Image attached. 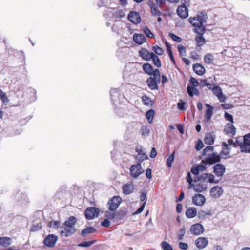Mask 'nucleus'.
I'll use <instances>...</instances> for the list:
<instances>
[{
	"mask_svg": "<svg viewBox=\"0 0 250 250\" xmlns=\"http://www.w3.org/2000/svg\"><path fill=\"white\" fill-rule=\"evenodd\" d=\"M141 99L143 101V104L145 105L150 107L152 106L154 104V101L146 95L142 96Z\"/></svg>",
	"mask_w": 250,
	"mask_h": 250,
	"instance_id": "31",
	"label": "nucleus"
},
{
	"mask_svg": "<svg viewBox=\"0 0 250 250\" xmlns=\"http://www.w3.org/2000/svg\"><path fill=\"white\" fill-rule=\"evenodd\" d=\"M154 114L155 111L153 109H149L146 112V117L149 123H152Z\"/></svg>",
	"mask_w": 250,
	"mask_h": 250,
	"instance_id": "36",
	"label": "nucleus"
},
{
	"mask_svg": "<svg viewBox=\"0 0 250 250\" xmlns=\"http://www.w3.org/2000/svg\"><path fill=\"white\" fill-rule=\"evenodd\" d=\"M58 240V237L54 234H49L43 241L44 245L49 248L54 247Z\"/></svg>",
	"mask_w": 250,
	"mask_h": 250,
	"instance_id": "11",
	"label": "nucleus"
},
{
	"mask_svg": "<svg viewBox=\"0 0 250 250\" xmlns=\"http://www.w3.org/2000/svg\"><path fill=\"white\" fill-rule=\"evenodd\" d=\"M205 231L204 226L199 223H197L191 225L190 228V232L193 235L198 236L202 234Z\"/></svg>",
	"mask_w": 250,
	"mask_h": 250,
	"instance_id": "10",
	"label": "nucleus"
},
{
	"mask_svg": "<svg viewBox=\"0 0 250 250\" xmlns=\"http://www.w3.org/2000/svg\"><path fill=\"white\" fill-rule=\"evenodd\" d=\"M206 16L202 12L198 13L196 16L190 17L188 21L192 26L195 27L194 32L200 31H206L204 23L206 22Z\"/></svg>",
	"mask_w": 250,
	"mask_h": 250,
	"instance_id": "1",
	"label": "nucleus"
},
{
	"mask_svg": "<svg viewBox=\"0 0 250 250\" xmlns=\"http://www.w3.org/2000/svg\"><path fill=\"white\" fill-rule=\"evenodd\" d=\"M214 57L210 53L206 54L204 56V61L207 64H211L213 62Z\"/></svg>",
	"mask_w": 250,
	"mask_h": 250,
	"instance_id": "37",
	"label": "nucleus"
},
{
	"mask_svg": "<svg viewBox=\"0 0 250 250\" xmlns=\"http://www.w3.org/2000/svg\"><path fill=\"white\" fill-rule=\"evenodd\" d=\"M146 204V201H145L142 205L133 214L136 215L140 213L144 210Z\"/></svg>",
	"mask_w": 250,
	"mask_h": 250,
	"instance_id": "62",
	"label": "nucleus"
},
{
	"mask_svg": "<svg viewBox=\"0 0 250 250\" xmlns=\"http://www.w3.org/2000/svg\"><path fill=\"white\" fill-rule=\"evenodd\" d=\"M169 36L173 41L177 42H180L182 41V39L180 37L175 35L172 33H169Z\"/></svg>",
	"mask_w": 250,
	"mask_h": 250,
	"instance_id": "54",
	"label": "nucleus"
},
{
	"mask_svg": "<svg viewBox=\"0 0 250 250\" xmlns=\"http://www.w3.org/2000/svg\"><path fill=\"white\" fill-rule=\"evenodd\" d=\"M193 70L194 72L198 75H203L206 71L204 67L200 63H195L193 65Z\"/></svg>",
	"mask_w": 250,
	"mask_h": 250,
	"instance_id": "26",
	"label": "nucleus"
},
{
	"mask_svg": "<svg viewBox=\"0 0 250 250\" xmlns=\"http://www.w3.org/2000/svg\"><path fill=\"white\" fill-rule=\"evenodd\" d=\"M190 83L194 87H197L199 85V83L196 80V79L192 77H191L189 80Z\"/></svg>",
	"mask_w": 250,
	"mask_h": 250,
	"instance_id": "57",
	"label": "nucleus"
},
{
	"mask_svg": "<svg viewBox=\"0 0 250 250\" xmlns=\"http://www.w3.org/2000/svg\"><path fill=\"white\" fill-rule=\"evenodd\" d=\"M190 58L193 60H199L200 56L195 52H192L190 54Z\"/></svg>",
	"mask_w": 250,
	"mask_h": 250,
	"instance_id": "55",
	"label": "nucleus"
},
{
	"mask_svg": "<svg viewBox=\"0 0 250 250\" xmlns=\"http://www.w3.org/2000/svg\"><path fill=\"white\" fill-rule=\"evenodd\" d=\"M213 93V94L217 97L218 99L221 102H223L225 101L226 98L223 95L222 89L221 87L218 85L213 86L211 89Z\"/></svg>",
	"mask_w": 250,
	"mask_h": 250,
	"instance_id": "18",
	"label": "nucleus"
},
{
	"mask_svg": "<svg viewBox=\"0 0 250 250\" xmlns=\"http://www.w3.org/2000/svg\"><path fill=\"white\" fill-rule=\"evenodd\" d=\"M49 226L53 228H58L60 225V222L57 221H52L48 223Z\"/></svg>",
	"mask_w": 250,
	"mask_h": 250,
	"instance_id": "59",
	"label": "nucleus"
},
{
	"mask_svg": "<svg viewBox=\"0 0 250 250\" xmlns=\"http://www.w3.org/2000/svg\"><path fill=\"white\" fill-rule=\"evenodd\" d=\"M177 48H178V51L180 53V55L181 56H182V55L185 56L186 55V48L185 46H184L183 45H182L181 44H179L178 45Z\"/></svg>",
	"mask_w": 250,
	"mask_h": 250,
	"instance_id": "48",
	"label": "nucleus"
},
{
	"mask_svg": "<svg viewBox=\"0 0 250 250\" xmlns=\"http://www.w3.org/2000/svg\"><path fill=\"white\" fill-rule=\"evenodd\" d=\"M206 31H200L195 32L197 33V35L195 37V41L196 42V48L198 51L201 50V47L205 45L206 43V40L204 37V34Z\"/></svg>",
	"mask_w": 250,
	"mask_h": 250,
	"instance_id": "4",
	"label": "nucleus"
},
{
	"mask_svg": "<svg viewBox=\"0 0 250 250\" xmlns=\"http://www.w3.org/2000/svg\"><path fill=\"white\" fill-rule=\"evenodd\" d=\"M96 240H92L89 241H86L81 243H80L78 245V247H88L91 246L92 244L95 243Z\"/></svg>",
	"mask_w": 250,
	"mask_h": 250,
	"instance_id": "44",
	"label": "nucleus"
},
{
	"mask_svg": "<svg viewBox=\"0 0 250 250\" xmlns=\"http://www.w3.org/2000/svg\"><path fill=\"white\" fill-rule=\"evenodd\" d=\"M221 155L217 154V153H212L208 154V157L205 160H202L203 164H208L209 165H213L216 163L219 162L221 160Z\"/></svg>",
	"mask_w": 250,
	"mask_h": 250,
	"instance_id": "8",
	"label": "nucleus"
},
{
	"mask_svg": "<svg viewBox=\"0 0 250 250\" xmlns=\"http://www.w3.org/2000/svg\"><path fill=\"white\" fill-rule=\"evenodd\" d=\"M161 81V75L158 69H155L154 75L150 76L146 81L148 87L151 90H158V84Z\"/></svg>",
	"mask_w": 250,
	"mask_h": 250,
	"instance_id": "3",
	"label": "nucleus"
},
{
	"mask_svg": "<svg viewBox=\"0 0 250 250\" xmlns=\"http://www.w3.org/2000/svg\"><path fill=\"white\" fill-rule=\"evenodd\" d=\"M174 151L167 158V165L168 167H171L172 163L173 162L174 159Z\"/></svg>",
	"mask_w": 250,
	"mask_h": 250,
	"instance_id": "45",
	"label": "nucleus"
},
{
	"mask_svg": "<svg viewBox=\"0 0 250 250\" xmlns=\"http://www.w3.org/2000/svg\"><path fill=\"white\" fill-rule=\"evenodd\" d=\"M202 181L203 182H209L210 183H216L214 180V176L213 174L205 173L201 175L199 177H196L194 180L195 183Z\"/></svg>",
	"mask_w": 250,
	"mask_h": 250,
	"instance_id": "7",
	"label": "nucleus"
},
{
	"mask_svg": "<svg viewBox=\"0 0 250 250\" xmlns=\"http://www.w3.org/2000/svg\"><path fill=\"white\" fill-rule=\"evenodd\" d=\"M227 145H228V146H230L232 145L234 147H238V145H237L236 143V140L235 141V142H234L232 139L228 140Z\"/></svg>",
	"mask_w": 250,
	"mask_h": 250,
	"instance_id": "60",
	"label": "nucleus"
},
{
	"mask_svg": "<svg viewBox=\"0 0 250 250\" xmlns=\"http://www.w3.org/2000/svg\"><path fill=\"white\" fill-rule=\"evenodd\" d=\"M11 243V239L10 238L4 237L0 238V245L4 247L8 246Z\"/></svg>",
	"mask_w": 250,
	"mask_h": 250,
	"instance_id": "35",
	"label": "nucleus"
},
{
	"mask_svg": "<svg viewBox=\"0 0 250 250\" xmlns=\"http://www.w3.org/2000/svg\"><path fill=\"white\" fill-rule=\"evenodd\" d=\"M224 117L227 121H230L231 124L233 123V118L232 115L227 112H225Z\"/></svg>",
	"mask_w": 250,
	"mask_h": 250,
	"instance_id": "56",
	"label": "nucleus"
},
{
	"mask_svg": "<svg viewBox=\"0 0 250 250\" xmlns=\"http://www.w3.org/2000/svg\"><path fill=\"white\" fill-rule=\"evenodd\" d=\"M185 215L188 218H193L197 215V210L194 208L190 207L186 210Z\"/></svg>",
	"mask_w": 250,
	"mask_h": 250,
	"instance_id": "30",
	"label": "nucleus"
},
{
	"mask_svg": "<svg viewBox=\"0 0 250 250\" xmlns=\"http://www.w3.org/2000/svg\"><path fill=\"white\" fill-rule=\"evenodd\" d=\"M150 10L151 13L152 15L155 16H160L162 15V13L157 7L152 8L151 7V9Z\"/></svg>",
	"mask_w": 250,
	"mask_h": 250,
	"instance_id": "46",
	"label": "nucleus"
},
{
	"mask_svg": "<svg viewBox=\"0 0 250 250\" xmlns=\"http://www.w3.org/2000/svg\"><path fill=\"white\" fill-rule=\"evenodd\" d=\"M152 48L155 54L162 55L164 53L163 49L158 45L153 46Z\"/></svg>",
	"mask_w": 250,
	"mask_h": 250,
	"instance_id": "42",
	"label": "nucleus"
},
{
	"mask_svg": "<svg viewBox=\"0 0 250 250\" xmlns=\"http://www.w3.org/2000/svg\"><path fill=\"white\" fill-rule=\"evenodd\" d=\"M122 202V199L119 196H114L110 199L107 203L108 208L110 211H115Z\"/></svg>",
	"mask_w": 250,
	"mask_h": 250,
	"instance_id": "5",
	"label": "nucleus"
},
{
	"mask_svg": "<svg viewBox=\"0 0 250 250\" xmlns=\"http://www.w3.org/2000/svg\"><path fill=\"white\" fill-rule=\"evenodd\" d=\"M187 91L188 94V95L190 97H192L194 95V94L195 95H197L198 94V90L194 87L193 86H188L187 87Z\"/></svg>",
	"mask_w": 250,
	"mask_h": 250,
	"instance_id": "39",
	"label": "nucleus"
},
{
	"mask_svg": "<svg viewBox=\"0 0 250 250\" xmlns=\"http://www.w3.org/2000/svg\"><path fill=\"white\" fill-rule=\"evenodd\" d=\"M129 21L133 24H137L140 23L141 19L139 13L135 11H131L128 15Z\"/></svg>",
	"mask_w": 250,
	"mask_h": 250,
	"instance_id": "16",
	"label": "nucleus"
},
{
	"mask_svg": "<svg viewBox=\"0 0 250 250\" xmlns=\"http://www.w3.org/2000/svg\"><path fill=\"white\" fill-rule=\"evenodd\" d=\"M207 185L202 183V181H199L198 182L195 183L192 186V188L194 190L197 192H203L207 189Z\"/></svg>",
	"mask_w": 250,
	"mask_h": 250,
	"instance_id": "20",
	"label": "nucleus"
},
{
	"mask_svg": "<svg viewBox=\"0 0 250 250\" xmlns=\"http://www.w3.org/2000/svg\"><path fill=\"white\" fill-rule=\"evenodd\" d=\"M139 56L146 61H150L153 53L149 52L147 49L144 48H141L139 51Z\"/></svg>",
	"mask_w": 250,
	"mask_h": 250,
	"instance_id": "23",
	"label": "nucleus"
},
{
	"mask_svg": "<svg viewBox=\"0 0 250 250\" xmlns=\"http://www.w3.org/2000/svg\"><path fill=\"white\" fill-rule=\"evenodd\" d=\"M0 99L4 104H6L9 102L7 95L1 89H0Z\"/></svg>",
	"mask_w": 250,
	"mask_h": 250,
	"instance_id": "43",
	"label": "nucleus"
},
{
	"mask_svg": "<svg viewBox=\"0 0 250 250\" xmlns=\"http://www.w3.org/2000/svg\"><path fill=\"white\" fill-rule=\"evenodd\" d=\"M161 245L164 250H173L172 246L167 242H162Z\"/></svg>",
	"mask_w": 250,
	"mask_h": 250,
	"instance_id": "52",
	"label": "nucleus"
},
{
	"mask_svg": "<svg viewBox=\"0 0 250 250\" xmlns=\"http://www.w3.org/2000/svg\"><path fill=\"white\" fill-rule=\"evenodd\" d=\"M143 31L144 34L148 38H154V35L153 33L150 31V30L148 28V27H145L143 28Z\"/></svg>",
	"mask_w": 250,
	"mask_h": 250,
	"instance_id": "41",
	"label": "nucleus"
},
{
	"mask_svg": "<svg viewBox=\"0 0 250 250\" xmlns=\"http://www.w3.org/2000/svg\"><path fill=\"white\" fill-rule=\"evenodd\" d=\"M224 132L232 137L236 133V128L231 123H228L225 126Z\"/></svg>",
	"mask_w": 250,
	"mask_h": 250,
	"instance_id": "25",
	"label": "nucleus"
},
{
	"mask_svg": "<svg viewBox=\"0 0 250 250\" xmlns=\"http://www.w3.org/2000/svg\"><path fill=\"white\" fill-rule=\"evenodd\" d=\"M195 243L198 248L204 249L208 245V241L206 237H200L196 239Z\"/></svg>",
	"mask_w": 250,
	"mask_h": 250,
	"instance_id": "22",
	"label": "nucleus"
},
{
	"mask_svg": "<svg viewBox=\"0 0 250 250\" xmlns=\"http://www.w3.org/2000/svg\"><path fill=\"white\" fill-rule=\"evenodd\" d=\"M152 55L151 59L152 60L154 64L157 67H161V63L158 57L154 53Z\"/></svg>",
	"mask_w": 250,
	"mask_h": 250,
	"instance_id": "38",
	"label": "nucleus"
},
{
	"mask_svg": "<svg viewBox=\"0 0 250 250\" xmlns=\"http://www.w3.org/2000/svg\"><path fill=\"white\" fill-rule=\"evenodd\" d=\"M226 168L225 166L221 164H216L213 167V172L218 177H221L225 172Z\"/></svg>",
	"mask_w": 250,
	"mask_h": 250,
	"instance_id": "21",
	"label": "nucleus"
},
{
	"mask_svg": "<svg viewBox=\"0 0 250 250\" xmlns=\"http://www.w3.org/2000/svg\"><path fill=\"white\" fill-rule=\"evenodd\" d=\"M76 218L74 216H71L67 220L65 221L64 226L68 227H74V225L76 224Z\"/></svg>",
	"mask_w": 250,
	"mask_h": 250,
	"instance_id": "32",
	"label": "nucleus"
},
{
	"mask_svg": "<svg viewBox=\"0 0 250 250\" xmlns=\"http://www.w3.org/2000/svg\"><path fill=\"white\" fill-rule=\"evenodd\" d=\"M215 138L210 133L206 135L204 138V143L207 145H211L214 144Z\"/></svg>",
	"mask_w": 250,
	"mask_h": 250,
	"instance_id": "34",
	"label": "nucleus"
},
{
	"mask_svg": "<svg viewBox=\"0 0 250 250\" xmlns=\"http://www.w3.org/2000/svg\"><path fill=\"white\" fill-rule=\"evenodd\" d=\"M133 38L134 41L139 45L144 43L146 41V38L142 34H134Z\"/></svg>",
	"mask_w": 250,
	"mask_h": 250,
	"instance_id": "28",
	"label": "nucleus"
},
{
	"mask_svg": "<svg viewBox=\"0 0 250 250\" xmlns=\"http://www.w3.org/2000/svg\"><path fill=\"white\" fill-rule=\"evenodd\" d=\"M205 201V196L201 194H196L192 198V203L198 206H203Z\"/></svg>",
	"mask_w": 250,
	"mask_h": 250,
	"instance_id": "14",
	"label": "nucleus"
},
{
	"mask_svg": "<svg viewBox=\"0 0 250 250\" xmlns=\"http://www.w3.org/2000/svg\"><path fill=\"white\" fill-rule=\"evenodd\" d=\"M178 16L181 19H186L188 17V8L184 5L178 6L176 10Z\"/></svg>",
	"mask_w": 250,
	"mask_h": 250,
	"instance_id": "15",
	"label": "nucleus"
},
{
	"mask_svg": "<svg viewBox=\"0 0 250 250\" xmlns=\"http://www.w3.org/2000/svg\"><path fill=\"white\" fill-rule=\"evenodd\" d=\"M186 104L185 102H183L181 100H180V102L177 104V107L179 109L183 111H185L186 110V107L185 106Z\"/></svg>",
	"mask_w": 250,
	"mask_h": 250,
	"instance_id": "51",
	"label": "nucleus"
},
{
	"mask_svg": "<svg viewBox=\"0 0 250 250\" xmlns=\"http://www.w3.org/2000/svg\"><path fill=\"white\" fill-rule=\"evenodd\" d=\"M142 69L145 73L149 75H154L155 70L152 65L149 63H145L142 66Z\"/></svg>",
	"mask_w": 250,
	"mask_h": 250,
	"instance_id": "27",
	"label": "nucleus"
},
{
	"mask_svg": "<svg viewBox=\"0 0 250 250\" xmlns=\"http://www.w3.org/2000/svg\"><path fill=\"white\" fill-rule=\"evenodd\" d=\"M110 225V222L108 219H105L101 222V226L105 227H109Z\"/></svg>",
	"mask_w": 250,
	"mask_h": 250,
	"instance_id": "64",
	"label": "nucleus"
},
{
	"mask_svg": "<svg viewBox=\"0 0 250 250\" xmlns=\"http://www.w3.org/2000/svg\"><path fill=\"white\" fill-rule=\"evenodd\" d=\"M186 180H187V182H188V183L189 184L188 188H192V186L193 185V179L191 177L190 173L189 172H188V175L186 177Z\"/></svg>",
	"mask_w": 250,
	"mask_h": 250,
	"instance_id": "50",
	"label": "nucleus"
},
{
	"mask_svg": "<svg viewBox=\"0 0 250 250\" xmlns=\"http://www.w3.org/2000/svg\"><path fill=\"white\" fill-rule=\"evenodd\" d=\"M190 171L194 175H198L200 172L199 169H198L196 166H192Z\"/></svg>",
	"mask_w": 250,
	"mask_h": 250,
	"instance_id": "58",
	"label": "nucleus"
},
{
	"mask_svg": "<svg viewBox=\"0 0 250 250\" xmlns=\"http://www.w3.org/2000/svg\"><path fill=\"white\" fill-rule=\"evenodd\" d=\"M96 231V229L93 227H88L81 232V235L82 236H85L87 234L94 233Z\"/></svg>",
	"mask_w": 250,
	"mask_h": 250,
	"instance_id": "33",
	"label": "nucleus"
},
{
	"mask_svg": "<svg viewBox=\"0 0 250 250\" xmlns=\"http://www.w3.org/2000/svg\"><path fill=\"white\" fill-rule=\"evenodd\" d=\"M136 152L137 153V155L135 157V159L137 160L138 163H141L148 158L142 146L136 147Z\"/></svg>",
	"mask_w": 250,
	"mask_h": 250,
	"instance_id": "12",
	"label": "nucleus"
},
{
	"mask_svg": "<svg viewBox=\"0 0 250 250\" xmlns=\"http://www.w3.org/2000/svg\"><path fill=\"white\" fill-rule=\"evenodd\" d=\"M223 191L221 187L215 186L210 190V196L213 198H218L222 195Z\"/></svg>",
	"mask_w": 250,
	"mask_h": 250,
	"instance_id": "13",
	"label": "nucleus"
},
{
	"mask_svg": "<svg viewBox=\"0 0 250 250\" xmlns=\"http://www.w3.org/2000/svg\"><path fill=\"white\" fill-rule=\"evenodd\" d=\"M205 106L207 107V109L205 112V119L208 121L211 118L213 114V107L208 104H206Z\"/></svg>",
	"mask_w": 250,
	"mask_h": 250,
	"instance_id": "29",
	"label": "nucleus"
},
{
	"mask_svg": "<svg viewBox=\"0 0 250 250\" xmlns=\"http://www.w3.org/2000/svg\"><path fill=\"white\" fill-rule=\"evenodd\" d=\"M105 216L110 219H113L115 218L116 216V214L115 211L110 212L109 211H107L105 212Z\"/></svg>",
	"mask_w": 250,
	"mask_h": 250,
	"instance_id": "53",
	"label": "nucleus"
},
{
	"mask_svg": "<svg viewBox=\"0 0 250 250\" xmlns=\"http://www.w3.org/2000/svg\"><path fill=\"white\" fill-rule=\"evenodd\" d=\"M144 172V171L141 163L138 162L136 164L132 165L130 168V173L133 178H138Z\"/></svg>",
	"mask_w": 250,
	"mask_h": 250,
	"instance_id": "6",
	"label": "nucleus"
},
{
	"mask_svg": "<svg viewBox=\"0 0 250 250\" xmlns=\"http://www.w3.org/2000/svg\"><path fill=\"white\" fill-rule=\"evenodd\" d=\"M222 146L223 147L221 151L220 152L221 157L224 159L229 157V155L230 152L231 147L228 146V145H227V143L225 142H222Z\"/></svg>",
	"mask_w": 250,
	"mask_h": 250,
	"instance_id": "19",
	"label": "nucleus"
},
{
	"mask_svg": "<svg viewBox=\"0 0 250 250\" xmlns=\"http://www.w3.org/2000/svg\"><path fill=\"white\" fill-rule=\"evenodd\" d=\"M201 83L202 86H207L209 89H211L213 87L212 84L208 82L207 79L201 80Z\"/></svg>",
	"mask_w": 250,
	"mask_h": 250,
	"instance_id": "47",
	"label": "nucleus"
},
{
	"mask_svg": "<svg viewBox=\"0 0 250 250\" xmlns=\"http://www.w3.org/2000/svg\"><path fill=\"white\" fill-rule=\"evenodd\" d=\"M125 215L126 213L123 211H119L116 213V216L118 219L123 218Z\"/></svg>",
	"mask_w": 250,
	"mask_h": 250,
	"instance_id": "63",
	"label": "nucleus"
},
{
	"mask_svg": "<svg viewBox=\"0 0 250 250\" xmlns=\"http://www.w3.org/2000/svg\"><path fill=\"white\" fill-rule=\"evenodd\" d=\"M61 234L62 236L68 237L73 235L76 231L75 227H68L67 226H62Z\"/></svg>",
	"mask_w": 250,
	"mask_h": 250,
	"instance_id": "17",
	"label": "nucleus"
},
{
	"mask_svg": "<svg viewBox=\"0 0 250 250\" xmlns=\"http://www.w3.org/2000/svg\"><path fill=\"white\" fill-rule=\"evenodd\" d=\"M185 228H182V229H181L179 231V235H178V239L179 240H182L183 238V237L185 234Z\"/></svg>",
	"mask_w": 250,
	"mask_h": 250,
	"instance_id": "61",
	"label": "nucleus"
},
{
	"mask_svg": "<svg viewBox=\"0 0 250 250\" xmlns=\"http://www.w3.org/2000/svg\"><path fill=\"white\" fill-rule=\"evenodd\" d=\"M213 150H214V146H208L204 149L203 155L208 156V154H209L208 153L210 152H212V151H213Z\"/></svg>",
	"mask_w": 250,
	"mask_h": 250,
	"instance_id": "49",
	"label": "nucleus"
},
{
	"mask_svg": "<svg viewBox=\"0 0 250 250\" xmlns=\"http://www.w3.org/2000/svg\"><path fill=\"white\" fill-rule=\"evenodd\" d=\"M123 192L125 195H129L133 192L134 186L132 182L126 183L123 186Z\"/></svg>",
	"mask_w": 250,
	"mask_h": 250,
	"instance_id": "24",
	"label": "nucleus"
},
{
	"mask_svg": "<svg viewBox=\"0 0 250 250\" xmlns=\"http://www.w3.org/2000/svg\"><path fill=\"white\" fill-rule=\"evenodd\" d=\"M99 210L96 207H88L84 211L85 218L88 220L93 219L99 215Z\"/></svg>",
	"mask_w": 250,
	"mask_h": 250,
	"instance_id": "9",
	"label": "nucleus"
},
{
	"mask_svg": "<svg viewBox=\"0 0 250 250\" xmlns=\"http://www.w3.org/2000/svg\"><path fill=\"white\" fill-rule=\"evenodd\" d=\"M140 131L142 136H147L149 134L150 129L147 126L142 125L141 127Z\"/></svg>",
	"mask_w": 250,
	"mask_h": 250,
	"instance_id": "40",
	"label": "nucleus"
},
{
	"mask_svg": "<svg viewBox=\"0 0 250 250\" xmlns=\"http://www.w3.org/2000/svg\"><path fill=\"white\" fill-rule=\"evenodd\" d=\"M236 143L238 145L241 152L250 153V132L243 137H237Z\"/></svg>",
	"mask_w": 250,
	"mask_h": 250,
	"instance_id": "2",
	"label": "nucleus"
}]
</instances>
